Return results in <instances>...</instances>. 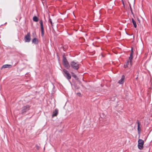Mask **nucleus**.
Returning a JSON list of instances; mask_svg holds the SVG:
<instances>
[{
  "label": "nucleus",
  "mask_w": 152,
  "mask_h": 152,
  "mask_svg": "<svg viewBox=\"0 0 152 152\" xmlns=\"http://www.w3.org/2000/svg\"><path fill=\"white\" fill-rule=\"evenodd\" d=\"M71 67L74 69H78L79 67V64L77 62L73 61L71 62L70 64Z\"/></svg>",
  "instance_id": "obj_1"
},
{
  "label": "nucleus",
  "mask_w": 152,
  "mask_h": 152,
  "mask_svg": "<svg viewBox=\"0 0 152 152\" xmlns=\"http://www.w3.org/2000/svg\"><path fill=\"white\" fill-rule=\"evenodd\" d=\"M63 64L64 66L67 69L69 68L70 66L66 58L64 56L63 57Z\"/></svg>",
  "instance_id": "obj_2"
},
{
  "label": "nucleus",
  "mask_w": 152,
  "mask_h": 152,
  "mask_svg": "<svg viewBox=\"0 0 152 152\" xmlns=\"http://www.w3.org/2000/svg\"><path fill=\"white\" fill-rule=\"evenodd\" d=\"M63 74L64 76L68 80L71 79V76L68 71L66 69L63 70Z\"/></svg>",
  "instance_id": "obj_3"
},
{
  "label": "nucleus",
  "mask_w": 152,
  "mask_h": 152,
  "mask_svg": "<svg viewBox=\"0 0 152 152\" xmlns=\"http://www.w3.org/2000/svg\"><path fill=\"white\" fill-rule=\"evenodd\" d=\"M30 106L28 105H27L23 107L21 110V113L22 114H25L27 111L29 110Z\"/></svg>",
  "instance_id": "obj_4"
},
{
  "label": "nucleus",
  "mask_w": 152,
  "mask_h": 152,
  "mask_svg": "<svg viewBox=\"0 0 152 152\" xmlns=\"http://www.w3.org/2000/svg\"><path fill=\"white\" fill-rule=\"evenodd\" d=\"M143 144L144 141L143 140L140 139L138 140V146L139 149L140 150L142 149Z\"/></svg>",
  "instance_id": "obj_5"
},
{
  "label": "nucleus",
  "mask_w": 152,
  "mask_h": 152,
  "mask_svg": "<svg viewBox=\"0 0 152 152\" xmlns=\"http://www.w3.org/2000/svg\"><path fill=\"white\" fill-rule=\"evenodd\" d=\"M39 23L40 24V27L41 31V36L42 37H43L44 34V31L43 28V22L42 20H40Z\"/></svg>",
  "instance_id": "obj_6"
},
{
  "label": "nucleus",
  "mask_w": 152,
  "mask_h": 152,
  "mask_svg": "<svg viewBox=\"0 0 152 152\" xmlns=\"http://www.w3.org/2000/svg\"><path fill=\"white\" fill-rule=\"evenodd\" d=\"M25 42H29L31 40L30 33H28L25 37Z\"/></svg>",
  "instance_id": "obj_7"
},
{
  "label": "nucleus",
  "mask_w": 152,
  "mask_h": 152,
  "mask_svg": "<svg viewBox=\"0 0 152 152\" xmlns=\"http://www.w3.org/2000/svg\"><path fill=\"white\" fill-rule=\"evenodd\" d=\"M133 48H132L131 49V52L130 55V56L129 58V60L130 61V64H131L133 59Z\"/></svg>",
  "instance_id": "obj_8"
},
{
  "label": "nucleus",
  "mask_w": 152,
  "mask_h": 152,
  "mask_svg": "<svg viewBox=\"0 0 152 152\" xmlns=\"http://www.w3.org/2000/svg\"><path fill=\"white\" fill-rule=\"evenodd\" d=\"M137 123L138 124L137 126V131L138 134H140V133L141 131V129L140 128V122L137 120Z\"/></svg>",
  "instance_id": "obj_9"
},
{
  "label": "nucleus",
  "mask_w": 152,
  "mask_h": 152,
  "mask_svg": "<svg viewBox=\"0 0 152 152\" xmlns=\"http://www.w3.org/2000/svg\"><path fill=\"white\" fill-rule=\"evenodd\" d=\"M124 75H123L122 76L121 79L119 80L118 83L120 84H123L124 83Z\"/></svg>",
  "instance_id": "obj_10"
},
{
  "label": "nucleus",
  "mask_w": 152,
  "mask_h": 152,
  "mask_svg": "<svg viewBox=\"0 0 152 152\" xmlns=\"http://www.w3.org/2000/svg\"><path fill=\"white\" fill-rule=\"evenodd\" d=\"M58 110L57 109H56L54 111H53L52 117H53L56 116L58 114Z\"/></svg>",
  "instance_id": "obj_11"
},
{
  "label": "nucleus",
  "mask_w": 152,
  "mask_h": 152,
  "mask_svg": "<svg viewBox=\"0 0 152 152\" xmlns=\"http://www.w3.org/2000/svg\"><path fill=\"white\" fill-rule=\"evenodd\" d=\"M12 65L10 64H5L3 65L2 68H10L12 67Z\"/></svg>",
  "instance_id": "obj_12"
},
{
  "label": "nucleus",
  "mask_w": 152,
  "mask_h": 152,
  "mask_svg": "<svg viewBox=\"0 0 152 152\" xmlns=\"http://www.w3.org/2000/svg\"><path fill=\"white\" fill-rule=\"evenodd\" d=\"M32 42L35 44H37L38 43V40L36 38H34L32 40Z\"/></svg>",
  "instance_id": "obj_13"
},
{
  "label": "nucleus",
  "mask_w": 152,
  "mask_h": 152,
  "mask_svg": "<svg viewBox=\"0 0 152 152\" xmlns=\"http://www.w3.org/2000/svg\"><path fill=\"white\" fill-rule=\"evenodd\" d=\"M132 23L134 25V27L135 28H136L137 25L135 21L134 20L133 18H132Z\"/></svg>",
  "instance_id": "obj_14"
},
{
  "label": "nucleus",
  "mask_w": 152,
  "mask_h": 152,
  "mask_svg": "<svg viewBox=\"0 0 152 152\" xmlns=\"http://www.w3.org/2000/svg\"><path fill=\"white\" fill-rule=\"evenodd\" d=\"M33 20L34 21L37 22L38 21V18L37 16H35L33 18Z\"/></svg>",
  "instance_id": "obj_15"
},
{
  "label": "nucleus",
  "mask_w": 152,
  "mask_h": 152,
  "mask_svg": "<svg viewBox=\"0 0 152 152\" xmlns=\"http://www.w3.org/2000/svg\"><path fill=\"white\" fill-rule=\"evenodd\" d=\"M49 21L51 25L52 26H53V23L52 21V20L50 18L49 19Z\"/></svg>",
  "instance_id": "obj_16"
},
{
  "label": "nucleus",
  "mask_w": 152,
  "mask_h": 152,
  "mask_svg": "<svg viewBox=\"0 0 152 152\" xmlns=\"http://www.w3.org/2000/svg\"><path fill=\"white\" fill-rule=\"evenodd\" d=\"M36 148L37 150H39V146L38 145H36Z\"/></svg>",
  "instance_id": "obj_17"
},
{
  "label": "nucleus",
  "mask_w": 152,
  "mask_h": 152,
  "mask_svg": "<svg viewBox=\"0 0 152 152\" xmlns=\"http://www.w3.org/2000/svg\"><path fill=\"white\" fill-rule=\"evenodd\" d=\"M72 77H73L75 78H76L77 77L76 75H72Z\"/></svg>",
  "instance_id": "obj_18"
},
{
  "label": "nucleus",
  "mask_w": 152,
  "mask_h": 152,
  "mask_svg": "<svg viewBox=\"0 0 152 152\" xmlns=\"http://www.w3.org/2000/svg\"><path fill=\"white\" fill-rule=\"evenodd\" d=\"M77 94L79 96H80L81 95V94L80 93H77Z\"/></svg>",
  "instance_id": "obj_19"
},
{
  "label": "nucleus",
  "mask_w": 152,
  "mask_h": 152,
  "mask_svg": "<svg viewBox=\"0 0 152 152\" xmlns=\"http://www.w3.org/2000/svg\"><path fill=\"white\" fill-rule=\"evenodd\" d=\"M129 64V61H128L126 63V66H127Z\"/></svg>",
  "instance_id": "obj_20"
},
{
  "label": "nucleus",
  "mask_w": 152,
  "mask_h": 152,
  "mask_svg": "<svg viewBox=\"0 0 152 152\" xmlns=\"http://www.w3.org/2000/svg\"><path fill=\"white\" fill-rule=\"evenodd\" d=\"M122 3H123V4L124 5V1H123Z\"/></svg>",
  "instance_id": "obj_21"
},
{
  "label": "nucleus",
  "mask_w": 152,
  "mask_h": 152,
  "mask_svg": "<svg viewBox=\"0 0 152 152\" xmlns=\"http://www.w3.org/2000/svg\"><path fill=\"white\" fill-rule=\"evenodd\" d=\"M127 66H126V65H124V67L125 68H126V67Z\"/></svg>",
  "instance_id": "obj_22"
},
{
  "label": "nucleus",
  "mask_w": 152,
  "mask_h": 152,
  "mask_svg": "<svg viewBox=\"0 0 152 152\" xmlns=\"http://www.w3.org/2000/svg\"><path fill=\"white\" fill-rule=\"evenodd\" d=\"M122 1V2H123V0H121Z\"/></svg>",
  "instance_id": "obj_23"
}]
</instances>
